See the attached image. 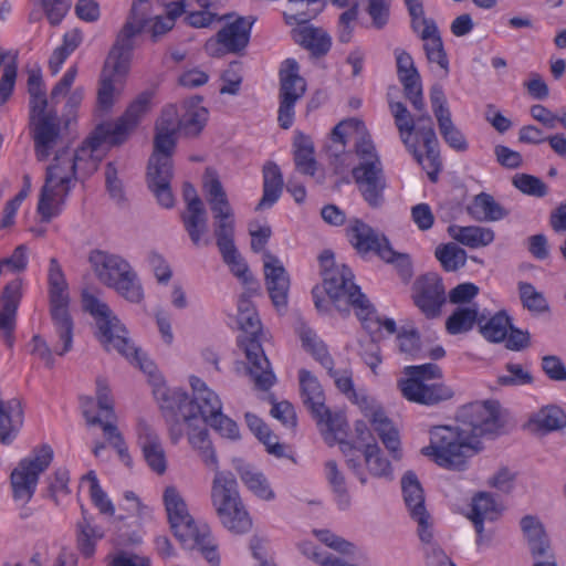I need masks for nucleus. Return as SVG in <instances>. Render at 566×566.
I'll return each instance as SVG.
<instances>
[{"label":"nucleus","mask_w":566,"mask_h":566,"mask_svg":"<svg viewBox=\"0 0 566 566\" xmlns=\"http://www.w3.org/2000/svg\"><path fill=\"white\" fill-rule=\"evenodd\" d=\"M459 424L437 426L430 431V446L422 452L433 455L434 462L447 469L463 470L465 460L481 449L480 438L503 432L505 421L497 401H476L463 406Z\"/></svg>","instance_id":"nucleus-1"},{"label":"nucleus","mask_w":566,"mask_h":566,"mask_svg":"<svg viewBox=\"0 0 566 566\" xmlns=\"http://www.w3.org/2000/svg\"><path fill=\"white\" fill-rule=\"evenodd\" d=\"M153 20L149 0H137L117 34L105 61L97 92V104L103 111H109L115 101V83L128 71L134 50L135 38Z\"/></svg>","instance_id":"nucleus-2"},{"label":"nucleus","mask_w":566,"mask_h":566,"mask_svg":"<svg viewBox=\"0 0 566 566\" xmlns=\"http://www.w3.org/2000/svg\"><path fill=\"white\" fill-rule=\"evenodd\" d=\"M202 188L212 212L213 234L222 260L237 277L247 282L249 269L234 244V212L214 169H206Z\"/></svg>","instance_id":"nucleus-3"},{"label":"nucleus","mask_w":566,"mask_h":566,"mask_svg":"<svg viewBox=\"0 0 566 566\" xmlns=\"http://www.w3.org/2000/svg\"><path fill=\"white\" fill-rule=\"evenodd\" d=\"M82 302L84 310L95 318L96 337L104 349L116 350L132 364L150 374L154 368L153 363L142 357L140 350L130 342L126 327L108 305L87 291L83 292Z\"/></svg>","instance_id":"nucleus-4"},{"label":"nucleus","mask_w":566,"mask_h":566,"mask_svg":"<svg viewBox=\"0 0 566 566\" xmlns=\"http://www.w3.org/2000/svg\"><path fill=\"white\" fill-rule=\"evenodd\" d=\"M164 503L175 537L187 549H198L211 566H219L217 544L207 525L197 526L187 504L175 486H167Z\"/></svg>","instance_id":"nucleus-5"},{"label":"nucleus","mask_w":566,"mask_h":566,"mask_svg":"<svg viewBox=\"0 0 566 566\" xmlns=\"http://www.w3.org/2000/svg\"><path fill=\"white\" fill-rule=\"evenodd\" d=\"M76 164L73 163L72 153L57 149L53 161L45 169L44 185L41 188L38 212L44 222L56 217L65 203L74 182L77 181Z\"/></svg>","instance_id":"nucleus-6"},{"label":"nucleus","mask_w":566,"mask_h":566,"mask_svg":"<svg viewBox=\"0 0 566 566\" xmlns=\"http://www.w3.org/2000/svg\"><path fill=\"white\" fill-rule=\"evenodd\" d=\"M192 398L181 389L169 390L159 379L155 385L154 395L158 401H164V408L177 407L184 421L192 424L198 419L206 421L208 416L222 410L219 396L209 389L200 378L190 377Z\"/></svg>","instance_id":"nucleus-7"},{"label":"nucleus","mask_w":566,"mask_h":566,"mask_svg":"<svg viewBox=\"0 0 566 566\" xmlns=\"http://www.w3.org/2000/svg\"><path fill=\"white\" fill-rule=\"evenodd\" d=\"M238 323L242 329L238 343L245 354L248 374L256 389L266 391L275 384L276 377L261 345V322L258 313L254 311L238 314Z\"/></svg>","instance_id":"nucleus-8"},{"label":"nucleus","mask_w":566,"mask_h":566,"mask_svg":"<svg viewBox=\"0 0 566 566\" xmlns=\"http://www.w3.org/2000/svg\"><path fill=\"white\" fill-rule=\"evenodd\" d=\"M177 135L156 134L154 137V151L148 161L147 186L157 202L166 208H172L175 198L171 191L172 155L176 149Z\"/></svg>","instance_id":"nucleus-9"},{"label":"nucleus","mask_w":566,"mask_h":566,"mask_svg":"<svg viewBox=\"0 0 566 566\" xmlns=\"http://www.w3.org/2000/svg\"><path fill=\"white\" fill-rule=\"evenodd\" d=\"M406 379L398 381L402 396L416 403L432 406L452 398L453 391L443 384L430 382L442 377L440 367L429 363L405 368Z\"/></svg>","instance_id":"nucleus-10"},{"label":"nucleus","mask_w":566,"mask_h":566,"mask_svg":"<svg viewBox=\"0 0 566 566\" xmlns=\"http://www.w3.org/2000/svg\"><path fill=\"white\" fill-rule=\"evenodd\" d=\"M50 286V312L56 335L62 347L55 346V353L63 356L72 348L73 343V321L69 313L70 297L67 293V283L55 258L50 260L49 275Z\"/></svg>","instance_id":"nucleus-11"},{"label":"nucleus","mask_w":566,"mask_h":566,"mask_svg":"<svg viewBox=\"0 0 566 566\" xmlns=\"http://www.w3.org/2000/svg\"><path fill=\"white\" fill-rule=\"evenodd\" d=\"M298 378L303 403L316 420L323 434H329L336 439L339 433H345V417L340 412H332L325 406V395L317 378L305 369L300 370Z\"/></svg>","instance_id":"nucleus-12"},{"label":"nucleus","mask_w":566,"mask_h":566,"mask_svg":"<svg viewBox=\"0 0 566 566\" xmlns=\"http://www.w3.org/2000/svg\"><path fill=\"white\" fill-rule=\"evenodd\" d=\"M53 460V449L43 444L33 450V453L22 459L10 474V485L14 502L28 504L33 497L39 476Z\"/></svg>","instance_id":"nucleus-13"},{"label":"nucleus","mask_w":566,"mask_h":566,"mask_svg":"<svg viewBox=\"0 0 566 566\" xmlns=\"http://www.w3.org/2000/svg\"><path fill=\"white\" fill-rule=\"evenodd\" d=\"M280 107L279 123L284 129L292 126L294 119V105L306 90L303 77L298 75V64L295 60H286L280 71Z\"/></svg>","instance_id":"nucleus-14"},{"label":"nucleus","mask_w":566,"mask_h":566,"mask_svg":"<svg viewBox=\"0 0 566 566\" xmlns=\"http://www.w3.org/2000/svg\"><path fill=\"white\" fill-rule=\"evenodd\" d=\"M254 22V17H239L233 22L227 23L216 38L207 41L205 45L207 53L211 56H221L226 52H242L249 44Z\"/></svg>","instance_id":"nucleus-15"},{"label":"nucleus","mask_w":566,"mask_h":566,"mask_svg":"<svg viewBox=\"0 0 566 566\" xmlns=\"http://www.w3.org/2000/svg\"><path fill=\"white\" fill-rule=\"evenodd\" d=\"M401 490L410 517L418 524V535L422 543L433 538L432 523L426 509L424 494L417 475L408 471L401 479Z\"/></svg>","instance_id":"nucleus-16"},{"label":"nucleus","mask_w":566,"mask_h":566,"mask_svg":"<svg viewBox=\"0 0 566 566\" xmlns=\"http://www.w3.org/2000/svg\"><path fill=\"white\" fill-rule=\"evenodd\" d=\"M352 175L366 203L373 209L382 207L387 188L382 164H358L353 168Z\"/></svg>","instance_id":"nucleus-17"},{"label":"nucleus","mask_w":566,"mask_h":566,"mask_svg":"<svg viewBox=\"0 0 566 566\" xmlns=\"http://www.w3.org/2000/svg\"><path fill=\"white\" fill-rule=\"evenodd\" d=\"M347 237L360 255L374 253L380 259H388L392 255L391 244L387 237L359 219L350 221Z\"/></svg>","instance_id":"nucleus-18"},{"label":"nucleus","mask_w":566,"mask_h":566,"mask_svg":"<svg viewBox=\"0 0 566 566\" xmlns=\"http://www.w3.org/2000/svg\"><path fill=\"white\" fill-rule=\"evenodd\" d=\"M413 302L427 318L438 317L446 303V290L442 279L437 273H427L413 285Z\"/></svg>","instance_id":"nucleus-19"},{"label":"nucleus","mask_w":566,"mask_h":566,"mask_svg":"<svg viewBox=\"0 0 566 566\" xmlns=\"http://www.w3.org/2000/svg\"><path fill=\"white\" fill-rule=\"evenodd\" d=\"M29 126L36 159L39 161L48 160L55 148L63 143L59 116L40 117L30 122Z\"/></svg>","instance_id":"nucleus-20"},{"label":"nucleus","mask_w":566,"mask_h":566,"mask_svg":"<svg viewBox=\"0 0 566 566\" xmlns=\"http://www.w3.org/2000/svg\"><path fill=\"white\" fill-rule=\"evenodd\" d=\"M103 144H111V136L105 127L97 126L95 132L86 138L83 145L72 153L73 163L76 164L77 180H83L94 174L103 157Z\"/></svg>","instance_id":"nucleus-21"},{"label":"nucleus","mask_w":566,"mask_h":566,"mask_svg":"<svg viewBox=\"0 0 566 566\" xmlns=\"http://www.w3.org/2000/svg\"><path fill=\"white\" fill-rule=\"evenodd\" d=\"M151 93L144 92L132 102L124 115L116 123H105L98 125L105 127L111 136L112 145H120L126 140L129 133L136 127L140 118L149 111Z\"/></svg>","instance_id":"nucleus-22"},{"label":"nucleus","mask_w":566,"mask_h":566,"mask_svg":"<svg viewBox=\"0 0 566 566\" xmlns=\"http://www.w3.org/2000/svg\"><path fill=\"white\" fill-rule=\"evenodd\" d=\"M410 18L411 28L415 32H419L420 27H422L420 38L423 41H426V43L423 44V50L426 52L428 61L431 63H437L444 71V74H448L449 60L444 51L442 39L440 36L436 22L432 19H428L424 17L423 9L422 14L420 17Z\"/></svg>","instance_id":"nucleus-23"},{"label":"nucleus","mask_w":566,"mask_h":566,"mask_svg":"<svg viewBox=\"0 0 566 566\" xmlns=\"http://www.w3.org/2000/svg\"><path fill=\"white\" fill-rule=\"evenodd\" d=\"M265 284L273 305L285 307L290 289L289 274L277 256L270 251L263 252Z\"/></svg>","instance_id":"nucleus-24"},{"label":"nucleus","mask_w":566,"mask_h":566,"mask_svg":"<svg viewBox=\"0 0 566 566\" xmlns=\"http://www.w3.org/2000/svg\"><path fill=\"white\" fill-rule=\"evenodd\" d=\"M397 74L403 86L405 97L416 111L423 109L424 99L420 74L417 71L411 55L405 51L396 50Z\"/></svg>","instance_id":"nucleus-25"},{"label":"nucleus","mask_w":566,"mask_h":566,"mask_svg":"<svg viewBox=\"0 0 566 566\" xmlns=\"http://www.w3.org/2000/svg\"><path fill=\"white\" fill-rule=\"evenodd\" d=\"M88 261L96 277L106 286L115 284L133 270L123 256L103 250L91 251Z\"/></svg>","instance_id":"nucleus-26"},{"label":"nucleus","mask_w":566,"mask_h":566,"mask_svg":"<svg viewBox=\"0 0 566 566\" xmlns=\"http://www.w3.org/2000/svg\"><path fill=\"white\" fill-rule=\"evenodd\" d=\"M138 443L148 467L157 474H164L167 469L165 450L156 431L145 421L138 422Z\"/></svg>","instance_id":"nucleus-27"},{"label":"nucleus","mask_w":566,"mask_h":566,"mask_svg":"<svg viewBox=\"0 0 566 566\" xmlns=\"http://www.w3.org/2000/svg\"><path fill=\"white\" fill-rule=\"evenodd\" d=\"M180 219L193 245L210 244L209 239H203L208 232V213L199 197L192 198L186 206V209L180 214Z\"/></svg>","instance_id":"nucleus-28"},{"label":"nucleus","mask_w":566,"mask_h":566,"mask_svg":"<svg viewBox=\"0 0 566 566\" xmlns=\"http://www.w3.org/2000/svg\"><path fill=\"white\" fill-rule=\"evenodd\" d=\"M323 277L324 290L334 303L345 298V303L350 305V294L360 291L359 286L353 282L352 270L345 264L336 266L335 271L326 272Z\"/></svg>","instance_id":"nucleus-29"},{"label":"nucleus","mask_w":566,"mask_h":566,"mask_svg":"<svg viewBox=\"0 0 566 566\" xmlns=\"http://www.w3.org/2000/svg\"><path fill=\"white\" fill-rule=\"evenodd\" d=\"M221 525L234 535L251 531L252 518L242 501L213 507Z\"/></svg>","instance_id":"nucleus-30"},{"label":"nucleus","mask_w":566,"mask_h":566,"mask_svg":"<svg viewBox=\"0 0 566 566\" xmlns=\"http://www.w3.org/2000/svg\"><path fill=\"white\" fill-rule=\"evenodd\" d=\"M389 109L394 117L395 125L398 129L399 137L409 153L418 164L422 163V154L417 145L411 142V136L416 130L415 117L410 114L406 105L401 102H389Z\"/></svg>","instance_id":"nucleus-31"},{"label":"nucleus","mask_w":566,"mask_h":566,"mask_svg":"<svg viewBox=\"0 0 566 566\" xmlns=\"http://www.w3.org/2000/svg\"><path fill=\"white\" fill-rule=\"evenodd\" d=\"M23 424V409L21 402L11 399L7 402L0 400V443L10 444L15 439Z\"/></svg>","instance_id":"nucleus-32"},{"label":"nucleus","mask_w":566,"mask_h":566,"mask_svg":"<svg viewBox=\"0 0 566 566\" xmlns=\"http://www.w3.org/2000/svg\"><path fill=\"white\" fill-rule=\"evenodd\" d=\"M214 478L211 485V503L213 507L242 501L238 482L230 471H220L213 467Z\"/></svg>","instance_id":"nucleus-33"},{"label":"nucleus","mask_w":566,"mask_h":566,"mask_svg":"<svg viewBox=\"0 0 566 566\" xmlns=\"http://www.w3.org/2000/svg\"><path fill=\"white\" fill-rule=\"evenodd\" d=\"M527 426L542 433L557 431L566 427V413L556 405H547L530 416Z\"/></svg>","instance_id":"nucleus-34"},{"label":"nucleus","mask_w":566,"mask_h":566,"mask_svg":"<svg viewBox=\"0 0 566 566\" xmlns=\"http://www.w3.org/2000/svg\"><path fill=\"white\" fill-rule=\"evenodd\" d=\"M284 181L280 167L274 161L263 166V195L256 210L271 208L281 197Z\"/></svg>","instance_id":"nucleus-35"},{"label":"nucleus","mask_w":566,"mask_h":566,"mask_svg":"<svg viewBox=\"0 0 566 566\" xmlns=\"http://www.w3.org/2000/svg\"><path fill=\"white\" fill-rule=\"evenodd\" d=\"M497 515L499 511L492 493L479 492L473 496L469 518L473 523L475 532L480 537L484 532V522L495 521Z\"/></svg>","instance_id":"nucleus-36"},{"label":"nucleus","mask_w":566,"mask_h":566,"mask_svg":"<svg viewBox=\"0 0 566 566\" xmlns=\"http://www.w3.org/2000/svg\"><path fill=\"white\" fill-rule=\"evenodd\" d=\"M481 335L491 343H501L511 327L510 316L505 311H500L490 316V313L481 312L478 322Z\"/></svg>","instance_id":"nucleus-37"},{"label":"nucleus","mask_w":566,"mask_h":566,"mask_svg":"<svg viewBox=\"0 0 566 566\" xmlns=\"http://www.w3.org/2000/svg\"><path fill=\"white\" fill-rule=\"evenodd\" d=\"M468 213L478 221H499L509 214L495 199L486 193L476 195L468 206Z\"/></svg>","instance_id":"nucleus-38"},{"label":"nucleus","mask_w":566,"mask_h":566,"mask_svg":"<svg viewBox=\"0 0 566 566\" xmlns=\"http://www.w3.org/2000/svg\"><path fill=\"white\" fill-rule=\"evenodd\" d=\"M206 426L200 419L192 421V424H188V441L199 452L206 465L217 467L218 459Z\"/></svg>","instance_id":"nucleus-39"},{"label":"nucleus","mask_w":566,"mask_h":566,"mask_svg":"<svg viewBox=\"0 0 566 566\" xmlns=\"http://www.w3.org/2000/svg\"><path fill=\"white\" fill-rule=\"evenodd\" d=\"M350 305L357 310V316L363 327L371 335L373 339L380 337L381 318L377 315L375 307L367 296L360 291L350 294Z\"/></svg>","instance_id":"nucleus-40"},{"label":"nucleus","mask_w":566,"mask_h":566,"mask_svg":"<svg viewBox=\"0 0 566 566\" xmlns=\"http://www.w3.org/2000/svg\"><path fill=\"white\" fill-rule=\"evenodd\" d=\"M235 470L242 482L254 495L264 501H271L275 497V493L262 472L244 464L241 460L235 461Z\"/></svg>","instance_id":"nucleus-41"},{"label":"nucleus","mask_w":566,"mask_h":566,"mask_svg":"<svg viewBox=\"0 0 566 566\" xmlns=\"http://www.w3.org/2000/svg\"><path fill=\"white\" fill-rule=\"evenodd\" d=\"M448 231L454 240L472 249L489 245L494 240L492 229L479 226H451Z\"/></svg>","instance_id":"nucleus-42"},{"label":"nucleus","mask_w":566,"mask_h":566,"mask_svg":"<svg viewBox=\"0 0 566 566\" xmlns=\"http://www.w3.org/2000/svg\"><path fill=\"white\" fill-rule=\"evenodd\" d=\"M371 424L374 430L378 433L384 446L392 453L395 459L399 458V433L394 427L392 422L386 417L385 412L380 409L371 412Z\"/></svg>","instance_id":"nucleus-43"},{"label":"nucleus","mask_w":566,"mask_h":566,"mask_svg":"<svg viewBox=\"0 0 566 566\" xmlns=\"http://www.w3.org/2000/svg\"><path fill=\"white\" fill-rule=\"evenodd\" d=\"M480 313L476 304L472 306H458L446 322L447 332L458 335L471 331L478 325Z\"/></svg>","instance_id":"nucleus-44"},{"label":"nucleus","mask_w":566,"mask_h":566,"mask_svg":"<svg viewBox=\"0 0 566 566\" xmlns=\"http://www.w3.org/2000/svg\"><path fill=\"white\" fill-rule=\"evenodd\" d=\"M84 417L88 424H99L102 427L104 434L106 436L113 448L116 449L122 462H124L125 465L130 467L132 458L128 453V449L126 447L124 438L118 431L117 427L109 421H103L99 417L90 418V411L87 409H85L84 411Z\"/></svg>","instance_id":"nucleus-45"},{"label":"nucleus","mask_w":566,"mask_h":566,"mask_svg":"<svg viewBox=\"0 0 566 566\" xmlns=\"http://www.w3.org/2000/svg\"><path fill=\"white\" fill-rule=\"evenodd\" d=\"M325 478L328 481L334 494L337 506L340 510H347L350 505V496L347 491L346 481L343 472L338 469L336 461L325 462Z\"/></svg>","instance_id":"nucleus-46"},{"label":"nucleus","mask_w":566,"mask_h":566,"mask_svg":"<svg viewBox=\"0 0 566 566\" xmlns=\"http://www.w3.org/2000/svg\"><path fill=\"white\" fill-rule=\"evenodd\" d=\"M82 41L83 35L78 29H73L64 34L62 45L53 51L49 60V69L53 75L59 73L64 61L78 48Z\"/></svg>","instance_id":"nucleus-47"},{"label":"nucleus","mask_w":566,"mask_h":566,"mask_svg":"<svg viewBox=\"0 0 566 566\" xmlns=\"http://www.w3.org/2000/svg\"><path fill=\"white\" fill-rule=\"evenodd\" d=\"M208 120V111L198 104H190L186 112L179 117L180 132L186 136H197Z\"/></svg>","instance_id":"nucleus-48"},{"label":"nucleus","mask_w":566,"mask_h":566,"mask_svg":"<svg viewBox=\"0 0 566 566\" xmlns=\"http://www.w3.org/2000/svg\"><path fill=\"white\" fill-rule=\"evenodd\" d=\"M300 337L303 347L308 350L326 370H332V367H334V360L329 355L326 345L316 336V334L311 328H302Z\"/></svg>","instance_id":"nucleus-49"},{"label":"nucleus","mask_w":566,"mask_h":566,"mask_svg":"<svg viewBox=\"0 0 566 566\" xmlns=\"http://www.w3.org/2000/svg\"><path fill=\"white\" fill-rule=\"evenodd\" d=\"M296 40L315 55H324L331 49V38L321 29L305 27L298 32Z\"/></svg>","instance_id":"nucleus-50"},{"label":"nucleus","mask_w":566,"mask_h":566,"mask_svg":"<svg viewBox=\"0 0 566 566\" xmlns=\"http://www.w3.org/2000/svg\"><path fill=\"white\" fill-rule=\"evenodd\" d=\"M294 161L296 169L305 175L313 176L316 170V161L314 158V147L312 142L300 136L295 142Z\"/></svg>","instance_id":"nucleus-51"},{"label":"nucleus","mask_w":566,"mask_h":566,"mask_svg":"<svg viewBox=\"0 0 566 566\" xmlns=\"http://www.w3.org/2000/svg\"><path fill=\"white\" fill-rule=\"evenodd\" d=\"M364 460L371 475L377 478L391 475V464L382 457L377 443L373 442L364 446Z\"/></svg>","instance_id":"nucleus-52"},{"label":"nucleus","mask_w":566,"mask_h":566,"mask_svg":"<svg viewBox=\"0 0 566 566\" xmlns=\"http://www.w3.org/2000/svg\"><path fill=\"white\" fill-rule=\"evenodd\" d=\"M436 258L448 272L463 268L467 262V252L454 243L441 244L436 249Z\"/></svg>","instance_id":"nucleus-53"},{"label":"nucleus","mask_w":566,"mask_h":566,"mask_svg":"<svg viewBox=\"0 0 566 566\" xmlns=\"http://www.w3.org/2000/svg\"><path fill=\"white\" fill-rule=\"evenodd\" d=\"M108 287L114 289L120 296L132 303H139L144 298V291L137 273L132 270Z\"/></svg>","instance_id":"nucleus-54"},{"label":"nucleus","mask_w":566,"mask_h":566,"mask_svg":"<svg viewBox=\"0 0 566 566\" xmlns=\"http://www.w3.org/2000/svg\"><path fill=\"white\" fill-rule=\"evenodd\" d=\"M422 143L426 148V158L422 157V163L420 165L427 171L430 181L437 182L438 175L442 169L439 140L438 138H431L428 140H423Z\"/></svg>","instance_id":"nucleus-55"},{"label":"nucleus","mask_w":566,"mask_h":566,"mask_svg":"<svg viewBox=\"0 0 566 566\" xmlns=\"http://www.w3.org/2000/svg\"><path fill=\"white\" fill-rule=\"evenodd\" d=\"M207 426L211 427L222 438L230 440H238L240 438V430L237 422L224 415L222 410L213 412L208 416L207 420L203 421Z\"/></svg>","instance_id":"nucleus-56"},{"label":"nucleus","mask_w":566,"mask_h":566,"mask_svg":"<svg viewBox=\"0 0 566 566\" xmlns=\"http://www.w3.org/2000/svg\"><path fill=\"white\" fill-rule=\"evenodd\" d=\"M518 292L522 304L531 312L544 313L549 306L543 293L538 292L533 284L527 282L518 283Z\"/></svg>","instance_id":"nucleus-57"},{"label":"nucleus","mask_w":566,"mask_h":566,"mask_svg":"<svg viewBox=\"0 0 566 566\" xmlns=\"http://www.w3.org/2000/svg\"><path fill=\"white\" fill-rule=\"evenodd\" d=\"M328 375L334 379L336 387L345 394L353 402L365 408L368 403V399L365 396H359L354 390V384L352 379V373L349 370L338 371L332 367V370H327Z\"/></svg>","instance_id":"nucleus-58"},{"label":"nucleus","mask_w":566,"mask_h":566,"mask_svg":"<svg viewBox=\"0 0 566 566\" xmlns=\"http://www.w3.org/2000/svg\"><path fill=\"white\" fill-rule=\"evenodd\" d=\"M439 132L443 140L457 151H465L468 143L462 132L454 125L451 116L438 120Z\"/></svg>","instance_id":"nucleus-59"},{"label":"nucleus","mask_w":566,"mask_h":566,"mask_svg":"<svg viewBox=\"0 0 566 566\" xmlns=\"http://www.w3.org/2000/svg\"><path fill=\"white\" fill-rule=\"evenodd\" d=\"M340 450L346 458V464L349 470L358 478L361 484L367 483V476L363 471L361 457H364V446H356L348 441H340Z\"/></svg>","instance_id":"nucleus-60"},{"label":"nucleus","mask_w":566,"mask_h":566,"mask_svg":"<svg viewBox=\"0 0 566 566\" xmlns=\"http://www.w3.org/2000/svg\"><path fill=\"white\" fill-rule=\"evenodd\" d=\"M512 184L527 196L542 198L548 192L547 186L538 177L528 174H516L512 179Z\"/></svg>","instance_id":"nucleus-61"},{"label":"nucleus","mask_w":566,"mask_h":566,"mask_svg":"<svg viewBox=\"0 0 566 566\" xmlns=\"http://www.w3.org/2000/svg\"><path fill=\"white\" fill-rule=\"evenodd\" d=\"M399 350L412 359L422 358L420 335L416 329L401 331L397 335Z\"/></svg>","instance_id":"nucleus-62"},{"label":"nucleus","mask_w":566,"mask_h":566,"mask_svg":"<svg viewBox=\"0 0 566 566\" xmlns=\"http://www.w3.org/2000/svg\"><path fill=\"white\" fill-rule=\"evenodd\" d=\"M507 375L499 376L497 382L501 386H522L533 382V376L522 365L507 363L505 365Z\"/></svg>","instance_id":"nucleus-63"},{"label":"nucleus","mask_w":566,"mask_h":566,"mask_svg":"<svg viewBox=\"0 0 566 566\" xmlns=\"http://www.w3.org/2000/svg\"><path fill=\"white\" fill-rule=\"evenodd\" d=\"M156 134L177 135L180 130L179 116L176 106H166L156 122Z\"/></svg>","instance_id":"nucleus-64"}]
</instances>
